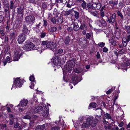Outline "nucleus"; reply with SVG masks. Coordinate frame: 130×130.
I'll return each mask as SVG.
<instances>
[{"label":"nucleus","mask_w":130,"mask_h":130,"mask_svg":"<svg viewBox=\"0 0 130 130\" xmlns=\"http://www.w3.org/2000/svg\"><path fill=\"white\" fill-rule=\"evenodd\" d=\"M41 44L44 45H46V48L54 49L57 46L56 44L54 42L48 41H42Z\"/></svg>","instance_id":"obj_1"},{"label":"nucleus","mask_w":130,"mask_h":130,"mask_svg":"<svg viewBox=\"0 0 130 130\" xmlns=\"http://www.w3.org/2000/svg\"><path fill=\"white\" fill-rule=\"evenodd\" d=\"M94 120L92 117L89 118L87 119L86 122H84L82 125V127L84 128L85 127H89L90 125L92 127V123Z\"/></svg>","instance_id":"obj_2"},{"label":"nucleus","mask_w":130,"mask_h":130,"mask_svg":"<svg viewBox=\"0 0 130 130\" xmlns=\"http://www.w3.org/2000/svg\"><path fill=\"white\" fill-rule=\"evenodd\" d=\"M25 20L27 23L32 25L35 20V18L33 16L29 15L25 17Z\"/></svg>","instance_id":"obj_3"},{"label":"nucleus","mask_w":130,"mask_h":130,"mask_svg":"<svg viewBox=\"0 0 130 130\" xmlns=\"http://www.w3.org/2000/svg\"><path fill=\"white\" fill-rule=\"evenodd\" d=\"M35 46L31 43L30 42L25 45L24 48L27 51H30L34 49H37V48L35 47Z\"/></svg>","instance_id":"obj_4"},{"label":"nucleus","mask_w":130,"mask_h":130,"mask_svg":"<svg viewBox=\"0 0 130 130\" xmlns=\"http://www.w3.org/2000/svg\"><path fill=\"white\" fill-rule=\"evenodd\" d=\"M69 64L67 66L66 70L69 72L73 69V67L75 65V62L74 60H70L68 61Z\"/></svg>","instance_id":"obj_5"},{"label":"nucleus","mask_w":130,"mask_h":130,"mask_svg":"<svg viewBox=\"0 0 130 130\" xmlns=\"http://www.w3.org/2000/svg\"><path fill=\"white\" fill-rule=\"evenodd\" d=\"M20 52L19 51L15 50L14 51V54L13 60L14 61H18L20 59L22 53H20Z\"/></svg>","instance_id":"obj_6"},{"label":"nucleus","mask_w":130,"mask_h":130,"mask_svg":"<svg viewBox=\"0 0 130 130\" xmlns=\"http://www.w3.org/2000/svg\"><path fill=\"white\" fill-rule=\"evenodd\" d=\"M116 14L113 13L111 15L109 18H108L106 20V21L108 22L109 23H114L116 22Z\"/></svg>","instance_id":"obj_7"},{"label":"nucleus","mask_w":130,"mask_h":130,"mask_svg":"<svg viewBox=\"0 0 130 130\" xmlns=\"http://www.w3.org/2000/svg\"><path fill=\"white\" fill-rule=\"evenodd\" d=\"M25 35L22 34L19 35L18 37V41L19 43L22 44L25 40Z\"/></svg>","instance_id":"obj_8"},{"label":"nucleus","mask_w":130,"mask_h":130,"mask_svg":"<svg viewBox=\"0 0 130 130\" xmlns=\"http://www.w3.org/2000/svg\"><path fill=\"white\" fill-rule=\"evenodd\" d=\"M72 83L75 85L79 82H80L78 76L75 74L73 75L72 78Z\"/></svg>","instance_id":"obj_9"},{"label":"nucleus","mask_w":130,"mask_h":130,"mask_svg":"<svg viewBox=\"0 0 130 130\" xmlns=\"http://www.w3.org/2000/svg\"><path fill=\"white\" fill-rule=\"evenodd\" d=\"M14 85H15L16 88L20 87L22 86L21 83L20 82V79L19 78H17L14 81Z\"/></svg>","instance_id":"obj_10"},{"label":"nucleus","mask_w":130,"mask_h":130,"mask_svg":"<svg viewBox=\"0 0 130 130\" xmlns=\"http://www.w3.org/2000/svg\"><path fill=\"white\" fill-rule=\"evenodd\" d=\"M94 120L93 122V123H92V127H94L96 125V124L98 122V121L100 120L101 119V115H97L95 116V119H94Z\"/></svg>","instance_id":"obj_11"},{"label":"nucleus","mask_w":130,"mask_h":130,"mask_svg":"<svg viewBox=\"0 0 130 130\" xmlns=\"http://www.w3.org/2000/svg\"><path fill=\"white\" fill-rule=\"evenodd\" d=\"M105 118L108 119H110L111 120L112 122H111V123L112 126H113V124L115 123V121L114 120L112 119V118L110 115L108 113H106L105 114H104Z\"/></svg>","instance_id":"obj_12"},{"label":"nucleus","mask_w":130,"mask_h":130,"mask_svg":"<svg viewBox=\"0 0 130 130\" xmlns=\"http://www.w3.org/2000/svg\"><path fill=\"white\" fill-rule=\"evenodd\" d=\"M28 103V101L27 100L23 99L21 101L19 105L22 107L24 106L27 105Z\"/></svg>","instance_id":"obj_13"},{"label":"nucleus","mask_w":130,"mask_h":130,"mask_svg":"<svg viewBox=\"0 0 130 130\" xmlns=\"http://www.w3.org/2000/svg\"><path fill=\"white\" fill-rule=\"evenodd\" d=\"M53 62L55 65L56 66L58 65L60 63V59L59 58L56 57L54 59Z\"/></svg>","instance_id":"obj_14"},{"label":"nucleus","mask_w":130,"mask_h":130,"mask_svg":"<svg viewBox=\"0 0 130 130\" xmlns=\"http://www.w3.org/2000/svg\"><path fill=\"white\" fill-rule=\"evenodd\" d=\"M23 8L24 7L22 6H21L20 7L18 8V10L17 13L19 14H22V15L23 14Z\"/></svg>","instance_id":"obj_15"},{"label":"nucleus","mask_w":130,"mask_h":130,"mask_svg":"<svg viewBox=\"0 0 130 130\" xmlns=\"http://www.w3.org/2000/svg\"><path fill=\"white\" fill-rule=\"evenodd\" d=\"M92 4L93 8H95L96 9H99L101 6V4L100 3H93Z\"/></svg>","instance_id":"obj_16"},{"label":"nucleus","mask_w":130,"mask_h":130,"mask_svg":"<svg viewBox=\"0 0 130 130\" xmlns=\"http://www.w3.org/2000/svg\"><path fill=\"white\" fill-rule=\"evenodd\" d=\"M44 111H43L42 113V114L43 117H46L48 116V110L47 108L45 107L44 108Z\"/></svg>","instance_id":"obj_17"},{"label":"nucleus","mask_w":130,"mask_h":130,"mask_svg":"<svg viewBox=\"0 0 130 130\" xmlns=\"http://www.w3.org/2000/svg\"><path fill=\"white\" fill-rule=\"evenodd\" d=\"M80 29V27L77 22H74L73 23V29L75 31H77Z\"/></svg>","instance_id":"obj_18"},{"label":"nucleus","mask_w":130,"mask_h":130,"mask_svg":"<svg viewBox=\"0 0 130 130\" xmlns=\"http://www.w3.org/2000/svg\"><path fill=\"white\" fill-rule=\"evenodd\" d=\"M23 31L24 34H26V35L29 33V31L28 30L26 26H24L23 27Z\"/></svg>","instance_id":"obj_19"},{"label":"nucleus","mask_w":130,"mask_h":130,"mask_svg":"<svg viewBox=\"0 0 130 130\" xmlns=\"http://www.w3.org/2000/svg\"><path fill=\"white\" fill-rule=\"evenodd\" d=\"M80 29L82 30H87V27L85 23L81 24L80 27Z\"/></svg>","instance_id":"obj_20"},{"label":"nucleus","mask_w":130,"mask_h":130,"mask_svg":"<svg viewBox=\"0 0 130 130\" xmlns=\"http://www.w3.org/2000/svg\"><path fill=\"white\" fill-rule=\"evenodd\" d=\"M96 111V112L99 115L101 116L103 113H104V111L101 108L97 109Z\"/></svg>","instance_id":"obj_21"},{"label":"nucleus","mask_w":130,"mask_h":130,"mask_svg":"<svg viewBox=\"0 0 130 130\" xmlns=\"http://www.w3.org/2000/svg\"><path fill=\"white\" fill-rule=\"evenodd\" d=\"M18 119L17 118H13L12 119H9V124L10 125H12L14 123V121L15 120V121L17 120L18 121Z\"/></svg>","instance_id":"obj_22"},{"label":"nucleus","mask_w":130,"mask_h":130,"mask_svg":"<svg viewBox=\"0 0 130 130\" xmlns=\"http://www.w3.org/2000/svg\"><path fill=\"white\" fill-rule=\"evenodd\" d=\"M17 36L16 35L15 31L14 29L13 30V32L10 34L9 37L11 39L12 38H15V37Z\"/></svg>","instance_id":"obj_23"},{"label":"nucleus","mask_w":130,"mask_h":130,"mask_svg":"<svg viewBox=\"0 0 130 130\" xmlns=\"http://www.w3.org/2000/svg\"><path fill=\"white\" fill-rule=\"evenodd\" d=\"M45 126L44 124L39 125L37 126L35 130H43L44 129Z\"/></svg>","instance_id":"obj_24"},{"label":"nucleus","mask_w":130,"mask_h":130,"mask_svg":"<svg viewBox=\"0 0 130 130\" xmlns=\"http://www.w3.org/2000/svg\"><path fill=\"white\" fill-rule=\"evenodd\" d=\"M83 69L80 68L75 69L74 71L76 73H79L83 71Z\"/></svg>","instance_id":"obj_25"},{"label":"nucleus","mask_w":130,"mask_h":130,"mask_svg":"<svg viewBox=\"0 0 130 130\" xmlns=\"http://www.w3.org/2000/svg\"><path fill=\"white\" fill-rule=\"evenodd\" d=\"M87 7L88 8V10L89 11H91L90 10V9H93V4L92 5L89 3H88L87 4Z\"/></svg>","instance_id":"obj_26"},{"label":"nucleus","mask_w":130,"mask_h":130,"mask_svg":"<svg viewBox=\"0 0 130 130\" xmlns=\"http://www.w3.org/2000/svg\"><path fill=\"white\" fill-rule=\"evenodd\" d=\"M125 29L126 30L127 33L128 34H130V26H128L125 25Z\"/></svg>","instance_id":"obj_27"},{"label":"nucleus","mask_w":130,"mask_h":130,"mask_svg":"<svg viewBox=\"0 0 130 130\" xmlns=\"http://www.w3.org/2000/svg\"><path fill=\"white\" fill-rule=\"evenodd\" d=\"M70 39L68 36L66 37L64 43L66 44L67 45L70 42Z\"/></svg>","instance_id":"obj_28"},{"label":"nucleus","mask_w":130,"mask_h":130,"mask_svg":"<svg viewBox=\"0 0 130 130\" xmlns=\"http://www.w3.org/2000/svg\"><path fill=\"white\" fill-rule=\"evenodd\" d=\"M9 7L10 9H13L14 8L15 5L13 2L12 1H10V3Z\"/></svg>","instance_id":"obj_29"},{"label":"nucleus","mask_w":130,"mask_h":130,"mask_svg":"<svg viewBox=\"0 0 130 130\" xmlns=\"http://www.w3.org/2000/svg\"><path fill=\"white\" fill-rule=\"evenodd\" d=\"M74 12L75 13L74 16L75 19H78L79 17V13L77 11H74Z\"/></svg>","instance_id":"obj_30"},{"label":"nucleus","mask_w":130,"mask_h":130,"mask_svg":"<svg viewBox=\"0 0 130 130\" xmlns=\"http://www.w3.org/2000/svg\"><path fill=\"white\" fill-rule=\"evenodd\" d=\"M10 58V57L9 56H7V57L5 60L3 62L4 66H5L7 62H9V63L10 62V61L9 62Z\"/></svg>","instance_id":"obj_31"},{"label":"nucleus","mask_w":130,"mask_h":130,"mask_svg":"<svg viewBox=\"0 0 130 130\" xmlns=\"http://www.w3.org/2000/svg\"><path fill=\"white\" fill-rule=\"evenodd\" d=\"M16 122L13 124V127L15 128H17L19 126V124L18 122V120L16 121Z\"/></svg>","instance_id":"obj_32"},{"label":"nucleus","mask_w":130,"mask_h":130,"mask_svg":"<svg viewBox=\"0 0 130 130\" xmlns=\"http://www.w3.org/2000/svg\"><path fill=\"white\" fill-rule=\"evenodd\" d=\"M123 39L125 40L126 42H129L130 41V35H129L126 37H124L123 38Z\"/></svg>","instance_id":"obj_33"},{"label":"nucleus","mask_w":130,"mask_h":130,"mask_svg":"<svg viewBox=\"0 0 130 130\" xmlns=\"http://www.w3.org/2000/svg\"><path fill=\"white\" fill-rule=\"evenodd\" d=\"M89 12H90L91 14L93 15L94 16L96 17H97V15L98 14V13L97 12L89 11Z\"/></svg>","instance_id":"obj_34"},{"label":"nucleus","mask_w":130,"mask_h":130,"mask_svg":"<svg viewBox=\"0 0 130 130\" xmlns=\"http://www.w3.org/2000/svg\"><path fill=\"white\" fill-rule=\"evenodd\" d=\"M1 126L2 129H4V130H8L7 127L6 125V124H1Z\"/></svg>","instance_id":"obj_35"},{"label":"nucleus","mask_w":130,"mask_h":130,"mask_svg":"<svg viewBox=\"0 0 130 130\" xmlns=\"http://www.w3.org/2000/svg\"><path fill=\"white\" fill-rule=\"evenodd\" d=\"M83 3L82 4V6L84 9H85L86 8V3L84 1H83Z\"/></svg>","instance_id":"obj_36"},{"label":"nucleus","mask_w":130,"mask_h":130,"mask_svg":"<svg viewBox=\"0 0 130 130\" xmlns=\"http://www.w3.org/2000/svg\"><path fill=\"white\" fill-rule=\"evenodd\" d=\"M57 29V28L55 27H54L50 28L49 29V30L50 32H53L55 31Z\"/></svg>","instance_id":"obj_37"},{"label":"nucleus","mask_w":130,"mask_h":130,"mask_svg":"<svg viewBox=\"0 0 130 130\" xmlns=\"http://www.w3.org/2000/svg\"><path fill=\"white\" fill-rule=\"evenodd\" d=\"M115 87L112 88L111 89H109L106 92V93L107 94H109L114 90Z\"/></svg>","instance_id":"obj_38"},{"label":"nucleus","mask_w":130,"mask_h":130,"mask_svg":"<svg viewBox=\"0 0 130 130\" xmlns=\"http://www.w3.org/2000/svg\"><path fill=\"white\" fill-rule=\"evenodd\" d=\"M57 22L59 24H61L62 23L63 20L61 17L58 18L57 20Z\"/></svg>","instance_id":"obj_39"},{"label":"nucleus","mask_w":130,"mask_h":130,"mask_svg":"<svg viewBox=\"0 0 130 130\" xmlns=\"http://www.w3.org/2000/svg\"><path fill=\"white\" fill-rule=\"evenodd\" d=\"M90 106L93 108H95L96 106V104L95 103H91L90 104Z\"/></svg>","instance_id":"obj_40"},{"label":"nucleus","mask_w":130,"mask_h":130,"mask_svg":"<svg viewBox=\"0 0 130 130\" xmlns=\"http://www.w3.org/2000/svg\"><path fill=\"white\" fill-rule=\"evenodd\" d=\"M8 118L9 119H12L13 118H15V115L11 113H9L8 114Z\"/></svg>","instance_id":"obj_41"},{"label":"nucleus","mask_w":130,"mask_h":130,"mask_svg":"<svg viewBox=\"0 0 130 130\" xmlns=\"http://www.w3.org/2000/svg\"><path fill=\"white\" fill-rule=\"evenodd\" d=\"M24 118L26 119H30L31 118V117L28 114L26 113L25 116H24Z\"/></svg>","instance_id":"obj_42"},{"label":"nucleus","mask_w":130,"mask_h":130,"mask_svg":"<svg viewBox=\"0 0 130 130\" xmlns=\"http://www.w3.org/2000/svg\"><path fill=\"white\" fill-rule=\"evenodd\" d=\"M117 13L119 16H120L122 18H123V15L119 11L117 10Z\"/></svg>","instance_id":"obj_43"},{"label":"nucleus","mask_w":130,"mask_h":130,"mask_svg":"<svg viewBox=\"0 0 130 130\" xmlns=\"http://www.w3.org/2000/svg\"><path fill=\"white\" fill-rule=\"evenodd\" d=\"M120 33L119 31H117L115 33V36L117 38H119L120 37Z\"/></svg>","instance_id":"obj_44"},{"label":"nucleus","mask_w":130,"mask_h":130,"mask_svg":"<svg viewBox=\"0 0 130 130\" xmlns=\"http://www.w3.org/2000/svg\"><path fill=\"white\" fill-rule=\"evenodd\" d=\"M37 107L39 112L42 111L43 108V107L41 106H38Z\"/></svg>","instance_id":"obj_45"},{"label":"nucleus","mask_w":130,"mask_h":130,"mask_svg":"<svg viewBox=\"0 0 130 130\" xmlns=\"http://www.w3.org/2000/svg\"><path fill=\"white\" fill-rule=\"evenodd\" d=\"M98 45L99 46L102 47L104 46L105 45V43L103 42H101L98 43Z\"/></svg>","instance_id":"obj_46"},{"label":"nucleus","mask_w":130,"mask_h":130,"mask_svg":"<svg viewBox=\"0 0 130 130\" xmlns=\"http://www.w3.org/2000/svg\"><path fill=\"white\" fill-rule=\"evenodd\" d=\"M103 123L105 125H108L109 122L108 121H106L105 120V118H103Z\"/></svg>","instance_id":"obj_47"},{"label":"nucleus","mask_w":130,"mask_h":130,"mask_svg":"<svg viewBox=\"0 0 130 130\" xmlns=\"http://www.w3.org/2000/svg\"><path fill=\"white\" fill-rule=\"evenodd\" d=\"M73 0H69L68 3L70 4L71 6L74 5L75 3L73 4Z\"/></svg>","instance_id":"obj_48"},{"label":"nucleus","mask_w":130,"mask_h":130,"mask_svg":"<svg viewBox=\"0 0 130 130\" xmlns=\"http://www.w3.org/2000/svg\"><path fill=\"white\" fill-rule=\"evenodd\" d=\"M33 113H37L38 112V109L37 108V107H35L33 109Z\"/></svg>","instance_id":"obj_49"},{"label":"nucleus","mask_w":130,"mask_h":130,"mask_svg":"<svg viewBox=\"0 0 130 130\" xmlns=\"http://www.w3.org/2000/svg\"><path fill=\"white\" fill-rule=\"evenodd\" d=\"M128 42H126L125 40L123 39L122 43L124 46H125L127 45V43Z\"/></svg>","instance_id":"obj_50"},{"label":"nucleus","mask_w":130,"mask_h":130,"mask_svg":"<svg viewBox=\"0 0 130 130\" xmlns=\"http://www.w3.org/2000/svg\"><path fill=\"white\" fill-rule=\"evenodd\" d=\"M51 21L53 23L55 24L56 22V19L55 17L52 18L51 19Z\"/></svg>","instance_id":"obj_51"},{"label":"nucleus","mask_w":130,"mask_h":130,"mask_svg":"<svg viewBox=\"0 0 130 130\" xmlns=\"http://www.w3.org/2000/svg\"><path fill=\"white\" fill-rule=\"evenodd\" d=\"M60 129L59 128L57 127H54L52 128L51 130H59Z\"/></svg>","instance_id":"obj_52"},{"label":"nucleus","mask_w":130,"mask_h":130,"mask_svg":"<svg viewBox=\"0 0 130 130\" xmlns=\"http://www.w3.org/2000/svg\"><path fill=\"white\" fill-rule=\"evenodd\" d=\"M91 37V34L89 33H87L86 35V37L87 39H89Z\"/></svg>","instance_id":"obj_53"},{"label":"nucleus","mask_w":130,"mask_h":130,"mask_svg":"<svg viewBox=\"0 0 130 130\" xmlns=\"http://www.w3.org/2000/svg\"><path fill=\"white\" fill-rule=\"evenodd\" d=\"M4 17L3 16L1 15H0V23L3 22L4 20Z\"/></svg>","instance_id":"obj_54"},{"label":"nucleus","mask_w":130,"mask_h":130,"mask_svg":"<svg viewBox=\"0 0 130 130\" xmlns=\"http://www.w3.org/2000/svg\"><path fill=\"white\" fill-rule=\"evenodd\" d=\"M34 79L35 78L34 76H30L29 79L30 81L33 82L34 81Z\"/></svg>","instance_id":"obj_55"},{"label":"nucleus","mask_w":130,"mask_h":130,"mask_svg":"<svg viewBox=\"0 0 130 130\" xmlns=\"http://www.w3.org/2000/svg\"><path fill=\"white\" fill-rule=\"evenodd\" d=\"M100 15L102 17H103L105 15V13L104 11H100Z\"/></svg>","instance_id":"obj_56"},{"label":"nucleus","mask_w":130,"mask_h":130,"mask_svg":"<svg viewBox=\"0 0 130 130\" xmlns=\"http://www.w3.org/2000/svg\"><path fill=\"white\" fill-rule=\"evenodd\" d=\"M116 67H117L118 69H123V68L121 66V64L117 65Z\"/></svg>","instance_id":"obj_57"},{"label":"nucleus","mask_w":130,"mask_h":130,"mask_svg":"<svg viewBox=\"0 0 130 130\" xmlns=\"http://www.w3.org/2000/svg\"><path fill=\"white\" fill-rule=\"evenodd\" d=\"M81 126V127H79V126H78V127H76V130H83V129H82V128H83L82 127V126Z\"/></svg>","instance_id":"obj_58"},{"label":"nucleus","mask_w":130,"mask_h":130,"mask_svg":"<svg viewBox=\"0 0 130 130\" xmlns=\"http://www.w3.org/2000/svg\"><path fill=\"white\" fill-rule=\"evenodd\" d=\"M125 50L123 49H122L119 51V53L120 54H123L125 53Z\"/></svg>","instance_id":"obj_59"},{"label":"nucleus","mask_w":130,"mask_h":130,"mask_svg":"<svg viewBox=\"0 0 130 130\" xmlns=\"http://www.w3.org/2000/svg\"><path fill=\"white\" fill-rule=\"evenodd\" d=\"M67 30L68 31L70 32L73 30V29L71 27H69L67 28Z\"/></svg>","instance_id":"obj_60"},{"label":"nucleus","mask_w":130,"mask_h":130,"mask_svg":"<svg viewBox=\"0 0 130 130\" xmlns=\"http://www.w3.org/2000/svg\"><path fill=\"white\" fill-rule=\"evenodd\" d=\"M46 34L45 32L42 33L40 35V37L42 38L44 37L45 36Z\"/></svg>","instance_id":"obj_61"},{"label":"nucleus","mask_w":130,"mask_h":130,"mask_svg":"<svg viewBox=\"0 0 130 130\" xmlns=\"http://www.w3.org/2000/svg\"><path fill=\"white\" fill-rule=\"evenodd\" d=\"M103 51L104 52L106 53L107 52L108 50V49L107 48H106V47H104L103 48Z\"/></svg>","instance_id":"obj_62"},{"label":"nucleus","mask_w":130,"mask_h":130,"mask_svg":"<svg viewBox=\"0 0 130 130\" xmlns=\"http://www.w3.org/2000/svg\"><path fill=\"white\" fill-rule=\"evenodd\" d=\"M126 66H128L130 64V60H128L125 63Z\"/></svg>","instance_id":"obj_63"},{"label":"nucleus","mask_w":130,"mask_h":130,"mask_svg":"<svg viewBox=\"0 0 130 130\" xmlns=\"http://www.w3.org/2000/svg\"><path fill=\"white\" fill-rule=\"evenodd\" d=\"M3 32V30L2 29L0 30V34L3 36H4V33Z\"/></svg>","instance_id":"obj_64"}]
</instances>
